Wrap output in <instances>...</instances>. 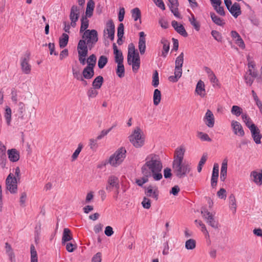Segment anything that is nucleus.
<instances>
[{"mask_svg": "<svg viewBox=\"0 0 262 262\" xmlns=\"http://www.w3.org/2000/svg\"><path fill=\"white\" fill-rule=\"evenodd\" d=\"M98 40V34L95 29L86 30L82 35V39H80L77 47L87 50H91Z\"/></svg>", "mask_w": 262, "mask_h": 262, "instance_id": "f257e3e1", "label": "nucleus"}, {"mask_svg": "<svg viewBox=\"0 0 262 262\" xmlns=\"http://www.w3.org/2000/svg\"><path fill=\"white\" fill-rule=\"evenodd\" d=\"M162 165H143L141 168L143 176L152 177L155 181H159L162 178Z\"/></svg>", "mask_w": 262, "mask_h": 262, "instance_id": "f03ea898", "label": "nucleus"}, {"mask_svg": "<svg viewBox=\"0 0 262 262\" xmlns=\"http://www.w3.org/2000/svg\"><path fill=\"white\" fill-rule=\"evenodd\" d=\"M127 63L129 65H132L133 71L135 73L138 71L140 66V56L139 53L136 52L133 43L128 45Z\"/></svg>", "mask_w": 262, "mask_h": 262, "instance_id": "7ed1b4c3", "label": "nucleus"}, {"mask_svg": "<svg viewBox=\"0 0 262 262\" xmlns=\"http://www.w3.org/2000/svg\"><path fill=\"white\" fill-rule=\"evenodd\" d=\"M128 138L130 142L136 148H140L144 144L145 137L140 127H136Z\"/></svg>", "mask_w": 262, "mask_h": 262, "instance_id": "20e7f679", "label": "nucleus"}, {"mask_svg": "<svg viewBox=\"0 0 262 262\" xmlns=\"http://www.w3.org/2000/svg\"><path fill=\"white\" fill-rule=\"evenodd\" d=\"M126 150L124 147H121L110 156L104 164H117L122 163L126 156Z\"/></svg>", "mask_w": 262, "mask_h": 262, "instance_id": "39448f33", "label": "nucleus"}, {"mask_svg": "<svg viewBox=\"0 0 262 262\" xmlns=\"http://www.w3.org/2000/svg\"><path fill=\"white\" fill-rule=\"evenodd\" d=\"M201 213L209 225L214 229L219 228V222L215 219L214 215L212 213L204 209L201 210Z\"/></svg>", "mask_w": 262, "mask_h": 262, "instance_id": "423d86ee", "label": "nucleus"}, {"mask_svg": "<svg viewBox=\"0 0 262 262\" xmlns=\"http://www.w3.org/2000/svg\"><path fill=\"white\" fill-rule=\"evenodd\" d=\"M30 53L26 52L20 58V67L22 72L25 74H29L31 71V66L29 64Z\"/></svg>", "mask_w": 262, "mask_h": 262, "instance_id": "0eeeda50", "label": "nucleus"}, {"mask_svg": "<svg viewBox=\"0 0 262 262\" xmlns=\"http://www.w3.org/2000/svg\"><path fill=\"white\" fill-rule=\"evenodd\" d=\"M174 173L179 178L185 177L190 170L187 165H173Z\"/></svg>", "mask_w": 262, "mask_h": 262, "instance_id": "6e6552de", "label": "nucleus"}, {"mask_svg": "<svg viewBox=\"0 0 262 262\" xmlns=\"http://www.w3.org/2000/svg\"><path fill=\"white\" fill-rule=\"evenodd\" d=\"M7 189L11 193H16L17 191V179L12 177L10 174L6 181Z\"/></svg>", "mask_w": 262, "mask_h": 262, "instance_id": "1a4fd4ad", "label": "nucleus"}, {"mask_svg": "<svg viewBox=\"0 0 262 262\" xmlns=\"http://www.w3.org/2000/svg\"><path fill=\"white\" fill-rule=\"evenodd\" d=\"M185 152L184 146H180L177 147L174 152V160L172 164H182Z\"/></svg>", "mask_w": 262, "mask_h": 262, "instance_id": "9d476101", "label": "nucleus"}, {"mask_svg": "<svg viewBox=\"0 0 262 262\" xmlns=\"http://www.w3.org/2000/svg\"><path fill=\"white\" fill-rule=\"evenodd\" d=\"M120 187L119 179L114 176H111L107 180V185L106 186V189L108 191H111L113 188L119 189Z\"/></svg>", "mask_w": 262, "mask_h": 262, "instance_id": "9b49d317", "label": "nucleus"}, {"mask_svg": "<svg viewBox=\"0 0 262 262\" xmlns=\"http://www.w3.org/2000/svg\"><path fill=\"white\" fill-rule=\"evenodd\" d=\"M159 191L156 186L149 185L145 188V194L148 196L158 200L159 198Z\"/></svg>", "mask_w": 262, "mask_h": 262, "instance_id": "f8f14e48", "label": "nucleus"}, {"mask_svg": "<svg viewBox=\"0 0 262 262\" xmlns=\"http://www.w3.org/2000/svg\"><path fill=\"white\" fill-rule=\"evenodd\" d=\"M249 129L251 131L252 137L255 143L257 144L261 143L262 136L260 134L259 128L255 124H252L250 125Z\"/></svg>", "mask_w": 262, "mask_h": 262, "instance_id": "ddd939ff", "label": "nucleus"}, {"mask_svg": "<svg viewBox=\"0 0 262 262\" xmlns=\"http://www.w3.org/2000/svg\"><path fill=\"white\" fill-rule=\"evenodd\" d=\"M231 126L235 135L241 137H243L244 136V130L243 126L239 122L235 120H232L231 123Z\"/></svg>", "mask_w": 262, "mask_h": 262, "instance_id": "4468645a", "label": "nucleus"}, {"mask_svg": "<svg viewBox=\"0 0 262 262\" xmlns=\"http://www.w3.org/2000/svg\"><path fill=\"white\" fill-rule=\"evenodd\" d=\"M203 120L208 127L212 128L214 126L215 119L212 112L210 110H207Z\"/></svg>", "mask_w": 262, "mask_h": 262, "instance_id": "2eb2a0df", "label": "nucleus"}, {"mask_svg": "<svg viewBox=\"0 0 262 262\" xmlns=\"http://www.w3.org/2000/svg\"><path fill=\"white\" fill-rule=\"evenodd\" d=\"M250 177L252 180L257 185H262V169H257L251 172Z\"/></svg>", "mask_w": 262, "mask_h": 262, "instance_id": "dca6fc26", "label": "nucleus"}, {"mask_svg": "<svg viewBox=\"0 0 262 262\" xmlns=\"http://www.w3.org/2000/svg\"><path fill=\"white\" fill-rule=\"evenodd\" d=\"M162 163L159 155L152 153L147 155L145 164H162Z\"/></svg>", "mask_w": 262, "mask_h": 262, "instance_id": "f3484780", "label": "nucleus"}, {"mask_svg": "<svg viewBox=\"0 0 262 262\" xmlns=\"http://www.w3.org/2000/svg\"><path fill=\"white\" fill-rule=\"evenodd\" d=\"M145 34L144 32L139 33V40L138 42V48L141 54H144L146 49V39Z\"/></svg>", "mask_w": 262, "mask_h": 262, "instance_id": "a211bd4d", "label": "nucleus"}, {"mask_svg": "<svg viewBox=\"0 0 262 262\" xmlns=\"http://www.w3.org/2000/svg\"><path fill=\"white\" fill-rule=\"evenodd\" d=\"M171 25L172 27L174 29V30L180 35L183 36V37H187L188 33H187L184 27L181 25L179 24L177 21L173 20L171 22Z\"/></svg>", "mask_w": 262, "mask_h": 262, "instance_id": "6ab92c4d", "label": "nucleus"}, {"mask_svg": "<svg viewBox=\"0 0 262 262\" xmlns=\"http://www.w3.org/2000/svg\"><path fill=\"white\" fill-rule=\"evenodd\" d=\"M88 51L86 49L79 48L77 47V51L78 55V60L82 65H85L86 63V56H88Z\"/></svg>", "mask_w": 262, "mask_h": 262, "instance_id": "aec40b11", "label": "nucleus"}, {"mask_svg": "<svg viewBox=\"0 0 262 262\" xmlns=\"http://www.w3.org/2000/svg\"><path fill=\"white\" fill-rule=\"evenodd\" d=\"M9 160L12 162H16L19 159V152L15 148H12L7 151Z\"/></svg>", "mask_w": 262, "mask_h": 262, "instance_id": "412c9836", "label": "nucleus"}, {"mask_svg": "<svg viewBox=\"0 0 262 262\" xmlns=\"http://www.w3.org/2000/svg\"><path fill=\"white\" fill-rule=\"evenodd\" d=\"M219 165H214L211 179V185L212 188H214L216 186L219 178Z\"/></svg>", "mask_w": 262, "mask_h": 262, "instance_id": "4be33fe9", "label": "nucleus"}, {"mask_svg": "<svg viewBox=\"0 0 262 262\" xmlns=\"http://www.w3.org/2000/svg\"><path fill=\"white\" fill-rule=\"evenodd\" d=\"M114 54L115 55V61L116 63H123V56L122 52L119 50L116 45L114 43L113 45Z\"/></svg>", "mask_w": 262, "mask_h": 262, "instance_id": "5701e85b", "label": "nucleus"}, {"mask_svg": "<svg viewBox=\"0 0 262 262\" xmlns=\"http://www.w3.org/2000/svg\"><path fill=\"white\" fill-rule=\"evenodd\" d=\"M195 92L198 95H200L201 97H204L206 95L205 84L202 80H200L198 82L196 85Z\"/></svg>", "mask_w": 262, "mask_h": 262, "instance_id": "b1692460", "label": "nucleus"}, {"mask_svg": "<svg viewBox=\"0 0 262 262\" xmlns=\"http://www.w3.org/2000/svg\"><path fill=\"white\" fill-rule=\"evenodd\" d=\"M228 10L235 18L237 17L242 13L240 5L237 3H234Z\"/></svg>", "mask_w": 262, "mask_h": 262, "instance_id": "393cba45", "label": "nucleus"}, {"mask_svg": "<svg viewBox=\"0 0 262 262\" xmlns=\"http://www.w3.org/2000/svg\"><path fill=\"white\" fill-rule=\"evenodd\" d=\"M94 68L86 66L83 70L82 74L85 79H90L94 76Z\"/></svg>", "mask_w": 262, "mask_h": 262, "instance_id": "a878e982", "label": "nucleus"}, {"mask_svg": "<svg viewBox=\"0 0 262 262\" xmlns=\"http://www.w3.org/2000/svg\"><path fill=\"white\" fill-rule=\"evenodd\" d=\"M174 75L168 77V80L172 82H176L181 78L182 74V69L181 68H174Z\"/></svg>", "mask_w": 262, "mask_h": 262, "instance_id": "bb28decb", "label": "nucleus"}, {"mask_svg": "<svg viewBox=\"0 0 262 262\" xmlns=\"http://www.w3.org/2000/svg\"><path fill=\"white\" fill-rule=\"evenodd\" d=\"M161 43L163 45L161 56L166 57L169 50L170 42L167 39L163 37L161 40Z\"/></svg>", "mask_w": 262, "mask_h": 262, "instance_id": "cd10ccee", "label": "nucleus"}, {"mask_svg": "<svg viewBox=\"0 0 262 262\" xmlns=\"http://www.w3.org/2000/svg\"><path fill=\"white\" fill-rule=\"evenodd\" d=\"M5 247L6 254L8 256L9 260L11 262H15V256L11 246L8 243H6Z\"/></svg>", "mask_w": 262, "mask_h": 262, "instance_id": "c85d7f7f", "label": "nucleus"}, {"mask_svg": "<svg viewBox=\"0 0 262 262\" xmlns=\"http://www.w3.org/2000/svg\"><path fill=\"white\" fill-rule=\"evenodd\" d=\"M71 239H72V235L70 230L68 228H64L62 237V244L65 245L66 242Z\"/></svg>", "mask_w": 262, "mask_h": 262, "instance_id": "c756f323", "label": "nucleus"}, {"mask_svg": "<svg viewBox=\"0 0 262 262\" xmlns=\"http://www.w3.org/2000/svg\"><path fill=\"white\" fill-rule=\"evenodd\" d=\"M6 147L1 144L0 141V164H5L7 161L6 156Z\"/></svg>", "mask_w": 262, "mask_h": 262, "instance_id": "7c9ffc66", "label": "nucleus"}, {"mask_svg": "<svg viewBox=\"0 0 262 262\" xmlns=\"http://www.w3.org/2000/svg\"><path fill=\"white\" fill-rule=\"evenodd\" d=\"M210 17L213 22L220 26H224L225 22L223 19L217 16L214 13H210Z\"/></svg>", "mask_w": 262, "mask_h": 262, "instance_id": "2f4dec72", "label": "nucleus"}, {"mask_svg": "<svg viewBox=\"0 0 262 262\" xmlns=\"http://www.w3.org/2000/svg\"><path fill=\"white\" fill-rule=\"evenodd\" d=\"M79 17V9L77 6L74 5L71 7L70 18V19L78 20Z\"/></svg>", "mask_w": 262, "mask_h": 262, "instance_id": "473e14b6", "label": "nucleus"}, {"mask_svg": "<svg viewBox=\"0 0 262 262\" xmlns=\"http://www.w3.org/2000/svg\"><path fill=\"white\" fill-rule=\"evenodd\" d=\"M95 8V3L93 0H89L87 3L86 9V15L88 17H91L93 13L94 9Z\"/></svg>", "mask_w": 262, "mask_h": 262, "instance_id": "72a5a7b5", "label": "nucleus"}, {"mask_svg": "<svg viewBox=\"0 0 262 262\" xmlns=\"http://www.w3.org/2000/svg\"><path fill=\"white\" fill-rule=\"evenodd\" d=\"M81 26L80 28V33H83L85 30H88L89 25V21L86 16H82L81 18Z\"/></svg>", "mask_w": 262, "mask_h": 262, "instance_id": "f704fd0d", "label": "nucleus"}, {"mask_svg": "<svg viewBox=\"0 0 262 262\" xmlns=\"http://www.w3.org/2000/svg\"><path fill=\"white\" fill-rule=\"evenodd\" d=\"M104 79L102 76L96 77L92 82V86L97 89H100L103 84Z\"/></svg>", "mask_w": 262, "mask_h": 262, "instance_id": "c9c22d12", "label": "nucleus"}, {"mask_svg": "<svg viewBox=\"0 0 262 262\" xmlns=\"http://www.w3.org/2000/svg\"><path fill=\"white\" fill-rule=\"evenodd\" d=\"M69 35L67 34L63 33L59 39V47L63 48L67 46L69 41Z\"/></svg>", "mask_w": 262, "mask_h": 262, "instance_id": "e433bc0d", "label": "nucleus"}, {"mask_svg": "<svg viewBox=\"0 0 262 262\" xmlns=\"http://www.w3.org/2000/svg\"><path fill=\"white\" fill-rule=\"evenodd\" d=\"M97 61L96 56L93 54L91 55L86 59V63L88 67L94 68Z\"/></svg>", "mask_w": 262, "mask_h": 262, "instance_id": "4c0bfd02", "label": "nucleus"}, {"mask_svg": "<svg viewBox=\"0 0 262 262\" xmlns=\"http://www.w3.org/2000/svg\"><path fill=\"white\" fill-rule=\"evenodd\" d=\"M161 100V93L158 89H155L154 93L153 101L155 105H158Z\"/></svg>", "mask_w": 262, "mask_h": 262, "instance_id": "58836bf2", "label": "nucleus"}, {"mask_svg": "<svg viewBox=\"0 0 262 262\" xmlns=\"http://www.w3.org/2000/svg\"><path fill=\"white\" fill-rule=\"evenodd\" d=\"M229 207L231 210H232L233 213H235L236 212V199L234 195L233 194H231L229 196Z\"/></svg>", "mask_w": 262, "mask_h": 262, "instance_id": "ea45409f", "label": "nucleus"}, {"mask_svg": "<svg viewBox=\"0 0 262 262\" xmlns=\"http://www.w3.org/2000/svg\"><path fill=\"white\" fill-rule=\"evenodd\" d=\"M185 247L187 250H192L196 247V241L192 238L187 240L185 242Z\"/></svg>", "mask_w": 262, "mask_h": 262, "instance_id": "a19ab883", "label": "nucleus"}, {"mask_svg": "<svg viewBox=\"0 0 262 262\" xmlns=\"http://www.w3.org/2000/svg\"><path fill=\"white\" fill-rule=\"evenodd\" d=\"M117 68L116 69V74L117 76L122 78L124 76L125 69L123 63H117Z\"/></svg>", "mask_w": 262, "mask_h": 262, "instance_id": "79ce46f5", "label": "nucleus"}, {"mask_svg": "<svg viewBox=\"0 0 262 262\" xmlns=\"http://www.w3.org/2000/svg\"><path fill=\"white\" fill-rule=\"evenodd\" d=\"M231 113L232 115L236 116V117H238L240 115H242V114H244L245 113H243V109L237 105H233L232 106Z\"/></svg>", "mask_w": 262, "mask_h": 262, "instance_id": "37998d69", "label": "nucleus"}, {"mask_svg": "<svg viewBox=\"0 0 262 262\" xmlns=\"http://www.w3.org/2000/svg\"><path fill=\"white\" fill-rule=\"evenodd\" d=\"M108 62V59L106 56L101 55L99 57L98 61V66L99 69H103Z\"/></svg>", "mask_w": 262, "mask_h": 262, "instance_id": "c03bdc74", "label": "nucleus"}, {"mask_svg": "<svg viewBox=\"0 0 262 262\" xmlns=\"http://www.w3.org/2000/svg\"><path fill=\"white\" fill-rule=\"evenodd\" d=\"M97 89L94 87L90 88L87 91L86 94L89 99L95 98L98 94Z\"/></svg>", "mask_w": 262, "mask_h": 262, "instance_id": "a18cd8bd", "label": "nucleus"}, {"mask_svg": "<svg viewBox=\"0 0 262 262\" xmlns=\"http://www.w3.org/2000/svg\"><path fill=\"white\" fill-rule=\"evenodd\" d=\"M132 16L135 21L138 19L141 20V13L138 8H135L132 10Z\"/></svg>", "mask_w": 262, "mask_h": 262, "instance_id": "49530a36", "label": "nucleus"}, {"mask_svg": "<svg viewBox=\"0 0 262 262\" xmlns=\"http://www.w3.org/2000/svg\"><path fill=\"white\" fill-rule=\"evenodd\" d=\"M31 262H38L37 254L35 248L33 245L30 247Z\"/></svg>", "mask_w": 262, "mask_h": 262, "instance_id": "de8ad7c7", "label": "nucleus"}, {"mask_svg": "<svg viewBox=\"0 0 262 262\" xmlns=\"http://www.w3.org/2000/svg\"><path fill=\"white\" fill-rule=\"evenodd\" d=\"M191 25L193 26L194 28L195 29L196 31H198L200 29V24L199 21H198L194 15L193 14H191V18H189V19Z\"/></svg>", "mask_w": 262, "mask_h": 262, "instance_id": "09e8293b", "label": "nucleus"}, {"mask_svg": "<svg viewBox=\"0 0 262 262\" xmlns=\"http://www.w3.org/2000/svg\"><path fill=\"white\" fill-rule=\"evenodd\" d=\"M184 62V53L182 52L177 58L175 61V67L182 68Z\"/></svg>", "mask_w": 262, "mask_h": 262, "instance_id": "8fccbe9b", "label": "nucleus"}, {"mask_svg": "<svg viewBox=\"0 0 262 262\" xmlns=\"http://www.w3.org/2000/svg\"><path fill=\"white\" fill-rule=\"evenodd\" d=\"M242 118L244 122L245 123L246 125L250 129V126L251 125L254 124L251 118L248 116L246 113L244 114H242Z\"/></svg>", "mask_w": 262, "mask_h": 262, "instance_id": "3c124183", "label": "nucleus"}, {"mask_svg": "<svg viewBox=\"0 0 262 262\" xmlns=\"http://www.w3.org/2000/svg\"><path fill=\"white\" fill-rule=\"evenodd\" d=\"M5 118L8 125H10L11 121V109L7 106L5 110Z\"/></svg>", "mask_w": 262, "mask_h": 262, "instance_id": "603ef678", "label": "nucleus"}, {"mask_svg": "<svg viewBox=\"0 0 262 262\" xmlns=\"http://www.w3.org/2000/svg\"><path fill=\"white\" fill-rule=\"evenodd\" d=\"M106 30L107 32V34L115 32V25L113 20H109L106 23Z\"/></svg>", "mask_w": 262, "mask_h": 262, "instance_id": "864d4df0", "label": "nucleus"}, {"mask_svg": "<svg viewBox=\"0 0 262 262\" xmlns=\"http://www.w3.org/2000/svg\"><path fill=\"white\" fill-rule=\"evenodd\" d=\"M159 84V74L157 70H155L153 73L152 75V85L155 88H156L158 86Z\"/></svg>", "mask_w": 262, "mask_h": 262, "instance_id": "5fc2aeb1", "label": "nucleus"}, {"mask_svg": "<svg viewBox=\"0 0 262 262\" xmlns=\"http://www.w3.org/2000/svg\"><path fill=\"white\" fill-rule=\"evenodd\" d=\"M18 110L19 117L21 119H24V113L25 112V105L22 102L18 103Z\"/></svg>", "mask_w": 262, "mask_h": 262, "instance_id": "6e6d98bb", "label": "nucleus"}, {"mask_svg": "<svg viewBox=\"0 0 262 262\" xmlns=\"http://www.w3.org/2000/svg\"><path fill=\"white\" fill-rule=\"evenodd\" d=\"M227 165H222L220 174V179L222 181H224L226 179L227 176Z\"/></svg>", "mask_w": 262, "mask_h": 262, "instance_id": "4d7b16f0", "label": "nucleus"}, {"mask_svg": "<svg viewBox=\"0 0 262 262\" xmlns=\"http://www.w3.org/2000/svg\"><path fill=\"white\" fill-rule=\"evenodd\" d=\"M82 148H83L82 144L81 143H79L78 144L77 148L75 150V151H74V152L73 153V154L72 156V161H73L74 160H75V159H76L77 158V157H78V155H79L80 151H81Z\"/></svg>", "mask_w": 262, "mask_h": 262, "instance_id": "13d9d810", "label": "nucleus"}, {"mask_svg": "<svg viewBox=\"0 0 262 262\" xmlns=\"http://www.w3.org/2000/svg\"><path fill=\"white\" fill-rule=\"evenodd\" d=\"M198 137L202 141H211V138L209 137L208 135L206 133L199 132L198 133Z\"/></svg>", "mask_w": 262, "mask_h": 262, "instance_id": "bf43d9fd", "label": "nucleus"}, {"mask_svg": "<svg viewBox=\"0 0 262 262\" xmlns=\"http://www.w3.org/2000/svg\"><path fill=\"white\" fill-rule=\"evenodd\" d=\"M72 73L74 77L77 80H82L81 79L83 78L82 74L78 70H76L74 68H72Z\"/></svg>", "mask_w": 262, "mask_h": 262, "instance_id": "052dcab7", "label": "nucleus"}, {"mask_svg": "<svg viewBox=\"0 0 262 262\" xmlns=\"http://www.w3.org/2000/svg\"><path fill=\"white\" fill-rule=\"evenodd\" d=\"M211 35L213 37V38L217 40L219 42H221L222 40V36L221 34L216 31V30H212L211 31Z\"/></svg>", "mask_w": 262, "mask_h": 262, "instance_id": "680f3d73", "label": "nucleus"}, {"mask_svg": "<svg viewBox=\"0 0 262 262\" xmlns=\"http://www.w3.org/2000/svg\"><path fill=\"white\" fill-rule=\"evenodd\" d=\"M142 205L143 208L149 209L151 206V201L149 199L145 196L142 202Z\"/></svg>", "mask_w": 262, "mask_h": 262, "instance_id": "e2e57ef3", "label": "nucleus"}, {"mask_svg": "<svg viewBox=\"0 0 262 262\" xmlns=\"http://www.w3.org/2000/svg\"><path fill=\"white\" fill-rule=\"evenodd\" d=\"M124 35V25L122 23H120L117 28V36L123 37Z\"/></svg>", "mask_w": 262, "mask_h": 262, "instance_id": "0e129e2a", "label": "nucleus"}, {"mask_svg": "<svg viewBox=\"0 0 262 262\" xmlns=\"http://www.w3.org/2000/svg\"><path fill=\"white\" fill-rule=\"evenodd\" d=\"M214 9L216 11V12L221 16H225V12L224 11V9L223 7L221 6V5H215L214 6Z\"/></svg>", "mask_w": 262, "mask_h": 262, "instance_id": "69168bd1", "label": "nucleus"}, {"mask_svg": "<svg viewBox=\"0 0 262 262\" xmlns=\"http://www.w3.org/2000/svg\"><path fill=\"white\" fill-rule=\"evenodd\" d=\"M218 197L222 199H225L226 198V191L224 188H221L217 192Z\"/></svg>", "mask_w": 262, "mask_h": 262, "instance_id": "338daca9", "label": "nucleus"}, {"mask_svg": "<svg viewBox=\"0 0 262 262\" xmlns=\"http://www.w3.org/2000/svg\"><path fill=\"white\" fill-rule=\"evenodd\" d=\"M77 248L76 244H73L71 243H69L66 244V250L69 252H73Z\"/></svg>", "mask_w": 262, "mask_h": 262, "instance_id": "774afa93", "label": "nucleus"}]
</instances>
